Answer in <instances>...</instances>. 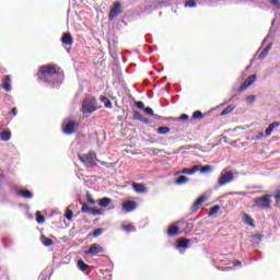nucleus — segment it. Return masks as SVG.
<instances>
[{
  "mask_svg": "<svg viewBox=\"0 0 280 280\" xmlns=\"http://www.w3.org/2000/svg\"><path fill=\"white\" fill-rule=\"evenodd\" d=\"M38 80L51 89H58L62 84L63 77L56 71L54 66H43L37 73Z\"/></svg>",
  "mask_w": 280,
  "mask_h": 280,
  "instance_id": "nucleus-1",
  "label": "nucleus"
},
{
  "mask_svg": "<svg viewBox=\"0 0 280 280\" xmlns=\"http://www.w3.org/2000/svg\"><path fill=\"white\" fill-rule=\"evenodd\" d=\"M100 106L97 105V98L90 94L85 95L82 102L81 113L83 115H91L98 110Z\"/></svg>",
  "mask_w": 280,
  "mask_h": 280,
  "instance_id": "nucleus-2",
  "label": "nucleus"
},
{
  "mask_svg": "<svg viewBox=\"0 0 280 280\" xmlns=\"http://www.w3.org/2000/svg\"><path fill=\"white\" fill-rule=\"evenodd\" d=\"M79 161L85 165V167H95L97 165V155L95 152L90 151L88 154L79 155Z\"/></svg>",
  "mask_w": 280,
  "mask_h": 280,
  "instance_id": "nucleus-3",
  "label": "nucleus"
},
{
  "mask_svg": "<svg viewBox=\"0 0 280 280\" xmlns=\"http://www.w3.org/2000/svg\"><path fill=\"white\" fill-rule=\"evenodd\" d=\"M270 198H272V195L267 194L262 197H258L255 198L253 200L254 202V207H256L257 209H270V205H272V201L270 200Z\"/></svg>",
  "mask_w": 280,
  "mask_h": 280,
  "instance_id": "nucleus-4",
  "label": "nucleus"
},
{
  "mask_svg": "<svg viewBox=\"0 0 280 280\" xmlns=\"http://www.w3.org/2000/svg\"><path fill=\"white\" fill-rule=\"evenodd\" d=\"M235 175H237V173H233L231 171H222L218 179L219 187H224V185L233 183Z\"/></svg>",
  "mask_w": 280,
  "mask_h": 280,
  "instance_id": "nucleus-5",
  "label": "nucleus"
},
{
  "mask_svg": "<svg viewBox=\"0 0 280 280\" xmlns=\"http://www.w3.org/2000/svg\"><path fill=\"white\" fill-rule=\"evenodd\" d=\"M63 132L65 135H73L78 130V122L75 120H65L63 122Z\"/></svg>",
  "mask_w": 280,
  "mask_h": 280,
  "instance_id": "nucleus-6",
  "label": "nucleus"
},
{
  "mask_svg": "<svg viewBox=\"0 0 280 280\" xmlns=\"http://www.w3.org/2000/svg\"><path fill=\"white\" fill-rule=\"evenodd\" d=\"M100 253H104V247H102L100 244L94 243L90 246V248L85 252V255H91L92 257H95L96 255H100Z\"/></svg>",
  "mask_w": 280,
  "mask_h": 280,
  "instance_id": "nucleus-7",
  "label": "nucleus"
},
{
  "mask_svg": "<svg viewBox=\"0 0 280 280\" xmlns=\"http://www.w3.org/2000/svg\"><path fill=\"white\" fill-rule=\"evenodd\" d=\"M15 194L20 198H24L25 200H32V198H34V192H32V190L23 188H15Z\"/></svg>",
  "mask_w": 280,
  "mask_h": 280,
  "instance_id": "nucleus-8",
  "label": "nucleus"
},
{
  "mask_svg": "<svg viewBox=\"0 0 280 280\" xmlns=\"http://www.w3.org/2000/svg\"><path fill=\"white\" fill-rule=\"evenodd\" d=\"M255 82H257V75L256 74H252L249 75L244 82L243 84L240 86L238 91L242 93V91H246V89H248V86H252V84H255Z\"/></svg>",
  "mask_w": 280,
  "mask_h": 280,
  "instance_id": "nucleus-9",
  "label": "nucleus"
},
{
  "mask_svg": "<svg viewBox=\"0 0 280 280\" xmlns=\"http://www.w3.org/2000/svg\"><path fill=\"white\" fill-rule=\"evenodd\" d=\"M179 229L185 232L186 234L187 233H191V231H194V223L191 222H188V221H178L177 222Z\"/></svg>",
  "mask_w": 280,
  "mask_h": 280,
  "instance_id": "nucleus-10",
  "label": "nucleus"
},
{
  "mask_svg": "<svg viewBox=\"0 0 280 280\" xmlns=\"http://www.w3.org/2000/svg\"><path fill=\"white\" fill-rule=\"evenodd\" d=\"M119 14H121V3L115 2L114 8L109 11V21L116 19V16H119Z\"/></svg>",
  "mask_w": 280,
  "mask_h": 280,
  "instance_id": "nucleus-11",
  "label": "nucleus"
},
{
  "mask_svg": "<svg viewBox=\"0 0 280 280\" xmlns=\"http://www.w3.org/2000/svg\"><path fill=\"white\" fill-rule=\"evenodd\" d=\"M198 170H200V166L194 165L191 168H183L178 171L177 173H175V176H178V174H187L188 176H194V174H196Z\"/></svg>",
  "mask_w": 280,
  "mask_h": 280,
  "instance_id": "nucleus-12",
  "label": "nucleus"
},
{
  "mask_svg": "<svg viewBox=\"0 0 280 280\" xmlns=\"http://www.w3.org/2000/svg\"><path fill=\"white\" fill-rule=\"evenodd\" d=\"M122 209L126 213H130V211H135L137 209V201L128 200L122 203Z\"/></svg>",
  "mask_w": 280,
  "mask_h": 280,
  "instance_id": "nucleus-13",
  "label": "nucleus"
},
{
  "mask_svg": "<svg viewBox=\"0 0 280 280\" xmlns=\"http://www.w3.org/2000/svg\"><path fill=\"white\" fill-rule=\"evenodd\" d=\"M131 186L133 187L136 194H145L148 191V188L143 184L132 183Z\"/></svg>",
  "mask_w": 280,
  "mask_h": 280,
  "instance_id": "nucleus-14",
  "label": "nucleus"
},
{
  "mask_svg": "<svg viewBox=\"0 0 280 280\" xmlns=\"http://www.w3.org/2000/svg\"><path fill=\"white\" fill-rule=\"evenodd\" d=\"M189 238H179L176 243V248L180 250V248H189Z\"/></svg>",
  "mask_w": 280,
  "mask_h": 280,
  "instance_id": "nucleus-15",
  "label": "nucleus"
},
{
  "mask_svg": "<svg viewBox=\"0 0 280 280\" xmlns=\"http://www.w3.org/2000/svg\"><path fill=\"white\" fill-rule=\"evenodd\" d=\"M10 139H12V131L10 129H4L0 132L1 141H10Z\"/></svg>",
  "mask_w": 280,
  "mask_h": 280,
  "instance_id": "nucleus-16",
  "label": "nucleus"
},
{
  "mask_svg": "<svg viewBox=\"0 0 280 280\" xmlns=\"http://www.w3.org/2000/svg\"><path fill=\"white\" fill-rule=\"evenodd\" d=\"M61 43H63V45H73L71 33H65L61 37Z\"/></svg>",
  "mask_w": 280,
  "mask_h": 280,
  "instance_id": "nucleus-17",
  "label": "nucleus"
},
{
  "mask_svg": "<svg viewBox=\"0 0 280 280\" xmlns=\"http://www.w3.org/2000/svg\"><path fill=\"white\" fill-rule=\"evenodd\" d=\"M205 202V196L199 197L192 205L191 211L196 212L200 209V205Z\"/></svg>",
  "mask_w": 280,
  "mask_h": 280,
  "instance_id": "nucleus-18",
  "label": "nucleus"
},
{
  "mask_svg": "<svg viewBox=\"0 0 280 280\" xmlns=\"http://www.w3.org/2000/svg\"><path fill=\"white\" fill-rule=\"evenodd\" d=\"M179 229H180V225L179 226L178 225L170 226L168 230H167V233H168L170 237H174V236L178 235Z\"/></svg>",
  "mask_w": 280,
  "mask_h": 280,
  "instance_id": "nucleus-19",
  "label": "nucleus"
},
{
  "mask_svg": "<svg viewBox=\"0 0 280 280\" xmlns=\"http://www.w3.org/2000/svg\"><path fill=\"white\" fill-rule=\"evenodd\" d=\"M273 12H280V0H267Z\"/></svg>",
  "mask_w": 280,
  "mask_h": 280,
  "instance_id": "nucleus-20",
  "label": "nucleus"
},
{
  "mask_svg": "<svg viewBox=\"0 0 280 280\" xmlns=\"http://www.w3.org/2000/svg\"><path fill=\"white\" fill-rule=\"evenodd\" d=\"M2 89H4V91H7L8 93L12 91V84H10V77H4Z\"/></svg>",
  "mask_w": 280,
  "mask_h": 280,
  "instance_id": "nucleus-21",
  "label": "nucleus"
},
{
  "mask_svg": "<svg viewBox=\"0 0 280 280\" xmlns=\"http://www.w3.org/2000/svg\"><path fill=\"white\" fill-rule=\"evenodd\" d=\"M186 183H189V177L182 175L177 179H175V185H186Z\"/></svg>",
  "mask_w": 280,
  "mask_h": 280,
  "instance_id": "nucleus-22",
  "label": "nucleus"
},
{
  "mask_svg": "<svg viewBox=\"0 0 280 280\" xmlns=\"http://www.w3.org/2000/svg\"><path fill=\"white\" fill-rule=\"evenodd\" d=\"M112 202H113V199H110V198H108V197H104V198L100 199L98 205H100V207L106 208V207H108Z\"/></svg>",
  "mask_w": 280,
  "mask_h": 280,
  "instance_id": "nucleus-23",
  "label": "nucleus"
},
{
  "mask_svg": "<svg viewBox=\"0 0 280 280\" xmlns=\"http://www.w3.org/2000/svg\"><path fill=\"white\" fill-rule=\"evenodd\" d=\"M100 101L103 102L105 108H113V102L108 97L101 95Z\"/></svg>",
  "mask_w": 280,
  "mask_h": 280,
  "instance_id": "nucleus-24",
  "label": "nucleus"
},
{
  "mask_svg": "<svg viewBox=\"0 0 280 280\" xmlns=\"http://www.w3.org/2000/svg\"><path fill=\"white\" fill-rule=\"evenodd\" d=\"M40 242L46 247L54 246V241L47 236H42Z\"/></svg>",
  "mask_w": 280,
  "mask_h": 280,
  "instance_id": "nucleus-25",
  "label": "nucleus"
},
{
  "mask_svg": "<svg viewBox=\"0 0 280 280\" xmlns=\"http://www.w3.org/2000/svg\"><path fill=\"white\" fill-rule=\"evenodd\" d=\"M243 218H244L245 224H248V226H255V220L250 215L245 213Z\"/></svg>",
  "mask_w": 280,
  "mask_h": 280,
  "instance_id": "nucleus-26",
  "label": "nucleus"
},
{
  "mask_svg": "<svg viewBox=\"0 0 280 280\" xmlns=\"http://www.w3.org/2000/svg\"><path fill=\"white\" fill-rule=\"evenodd\" d=\"M78 268L82 272H86V270H89V265H86V262H84V260L80 259V260H78Z\"/></svg>",
  "mask_w": 280,
  "mask_h": 280,
  "instance_id": "nucleus-27",
  "label": "nucleus"
},
{
  "mask_svg": "<svg viewBox=\"0 0 280 280\" xmlns=\"http://www.w3.org/2000/svg\"><path fill=\"white\" fill-rule=\"evenodd\" d=\"M35 215L37 224H45V217L43 215V213H40V211H37Z\"/></svg>",
  "mask_w": 280,
  "mask_h": 280,
  "instance_id": "nucleus-28",
  "label": "nucleus"
},
{
  "mask_svg": "<svg viewBox=\"0 0 280 280\" xmlns=\"http://www.w3.org/2000/svg\"><path fill=\"white\" fill-rule=\"evenodd\" d=\"M235 108V105H229L226 108H224L221 112V117H224V115H231V112Z\"/></svg>",
  "mask_w": 280,
  "mask_h": 280,
  "instance_id": "nucleus-29",
  "label": "nucleus"
},
{
  "mask_svg": "<svg viewBox=\"0 0 280 280\" xmlns=\"http://www.w3.org/2000/svg\"><path fill=\"white\" fill-rule=\"evenodd\" d=\"M187 119H189V115L183 114L177 118H170V121H187Z\"/></svg>",
  "mask_w": 280,
  "mask_h": 280,
  "instance_id": "nucleus-30",
  "label": "nucleus"
},
{
  "mask_svg": "<svg viewBox=\"0 0 280 280\" xmlns=\"http://www.w3.org/2000/svg\"><path fill=\"white\" fill-rule=\"evenodd\" d=\"M39 280H51V273H47V270H44L39 275Z\"/></svg>",
  "mask_w": 280,
  "mask_h": 280,
  "instance_id": "nucleus-31",
  "label": "nucleus"
},
{
  "mask_svg": "<svg viewBox=\"0 0 280 280\" xmlns=\"http://www.w3.org/2000/svg\"><path fill=\"white\" fill-rule=\"evenodd\" d=\"M93 208L89 207V205L83 203L81 208V213H92Z\"/></svg>",
  "mask_w": 280,
  "mask_h": 280,
  "instance_id": "nucleus-32",
  "label": "nucleus"
},
{
  "mask_svg": "<svg viewBox=\"0 0 280 280\" xmlns=\"http://www.w3.org/2000/svg\"><path fill=\"white\" fill-rule=\"evenodd\" d=\"M170 132V127H159L158 135H167Z\"/></svg>",
  "mask_w": 280,
  "mask_h": 280,
  "instance_id": "nucleus-33",
  "label": "nucleus"
},
{
  "mask_svg": "<svg viewBox=\"0 0 280 280\" xmlns=\"http://www.w3.org/2000/svg\"><path fill=\"white\" fill-rule=\"evenodd\" d=\"M212 170H213V167H211V165H205V166H201L200 173L207 174V173L211 172Z\"/></svg>",
  "mask_w": 280,
  "mask_h": 280,
  "instance_id": "nucleus-34",
  "label": "nucleus"
},
{
  "mask_svg": "<svg viewBox=\"0 0 280 280\" xmlns=\"http://www.w3.org/2000/svg\"><path fill=\"white\" fill-rule=\"evenodd\" d=\"M104 233V229L97 228L96 230L93 231L92 235L93 237H100Z\"/></svg>",
  "mask_w": 280,
  "mask_h": 280,
  "instance_id": "nucleus-35",
  "label": "nucleus"
},
{
  "mask_svg": "<svg viewBox=\"0 0 280 280\" xmlns=\"http://www.w3.org/2000/svg\"><path fill=\"white\" fill-rule=\"evenodd\" d=\"M197 5L196 0H188L185 3V8H196Z\"/></svg>",
  "mask_w": 280,
  "mask_h": 280,
  "instance_id": "nucleus-36",
  "label": "nucleus"
},
{
  "mask_svg": "<svg viewBox=\"0 0 280 280\" xmlns=\"http://www.w3.org/2000/svg\"><path fill=\"white\" fill-rule=\"evenodd\" d=\"M202 117H205V115H202V112L200 110H196L192 114V119H202Z\"/></svg>",
  "mask_w": 280,
  "mask_h": 280,
  "instance_id": "nucleus-37",
  "label": "nucleus"
},
{
  "mask_svg": "<svg viewBox=\"0 0 280 280\" xmlns=\"http://www.w3.org/2000/svg\"><path fill=\"white\" fill-rule=\"evenodd\" d=\"M133 119L136 120V121H141L142 119H143V115L142 114H140V112H133Z\"/></svg>",
  "mask_w": 280,
  "mask_h": 280,
  "instance_id": "nucleus-38",
  "label": "nucleus"
},
{
  "mask_svg": "<svg viewBox=\"0 0 280 280\" xmlns=\"http://www.w3.org/2000/svg\"><path fill=\"white\" fill-rule=\"evenodd\" d=\"M218 211H220V206H213L209 211V215H215Z\"/></svg>",
  "mask_w": 280,
  "mask_h": 280,
  "instance_id": "nucleus-39",
  "label": "nucleus"
},
{
  "mask_svg": "<svg viewBox=\"0 0 280 280\" xmlns=\"http://www.w3.org/2000/svg\"><path fill=\"white\" fill-rule=\"evenodd\" d=\"M66 218L68 220H73V211L71 210V207H69L66 211Z\"/></svg>",
  "mask_w": 280,
  "mask_h": 280,
  "instance_id": "nucleus-40",
  "label": "nucleus"
},
{
  "mask_svg": "<svg viewBox=\"0 0 280 280\" xmlns=\"http://www.w3.org/2000/svg\"><path fill=\"white\" fill-rule=\"evenodd\" d=\"M255 100H257V96L255 95H249L246 97L247 104H255Z\"/></svg>",
  "mask_w": 280,
  "mask_h": 280,
  "instance_id": "nucleus-41",
  "label": "nucleus"
},
{
  "mask_svg": "<svg viewBox=\"0 0 280 280\" xmlns=\"http://www.w3.org/2000/svg\"><path fill=\"white\" fill-rule=\"evenodd\" d=\"M143 112L145 113V115H149V117H152V115H154V109H152V107H145Z\"/></svg>",
  "mask_w": 280,
  "mask_h": 280,
  "instance_id": "nucleus-42",
  "label": "nucleus"
},
{
  "mask_svg": "<svg viewBox=\"0 0 280 280\" xmlns=\"http://www.w3.org/2000/svg\"><path fill=\"white\" fill-rule=\"evenodd\" d=\"M86 202L88 205H95V199L89 192L86 194Z\"/></svg>",
  "mask_w": 280,
  "mask_h": 280,
  "instance_id": "nucleus-43",
  "label": "nucleus"
},
{
  "mask_svg": "<svg viewBox=\"0 0 280 280\" xmlns=\"http://www.w3.org/2000/svg\"><path fill=\"white\" fill-rule=\"evenodd\" d=\"M266 56H268V52L264 48L262 51L258 56V60H266Z\"/></svg>",
  "mask_w": 280,
  "mask_h": 280,
  "instance_id": "nucleus-44",
  "label": "nucleus"
},
{
  "mask_svg": "<svg viewBox=\"0 0 280 280\" xmlns=\"http://www.w3.org/2000/svg\"><path fill=\"white\" fill-rule=\"evenodd\" d=\"M136 106H137V108H139L140 110H144V108H145V104H144L143 102H141V101L136 102Z\"/></svg>",
  "mask_w": 280,
  "mask_h": 280,
  "instance_id": "nucleus-45",
  "label": "nucleus"
},
{
  "mask_svg": "<svg viewBox=\"0 0 280 280\" xmlns=\"http://www.w3.org/2000/svg\"><path fill=\"white\" fill-rule=\"evenodd\" d=\"M230 196H246V191H234L229 192Z\"/></svg>",
  "mask_w": 280,
  "mask_h": 280,
  "instance_id": "nucleus-46",
  "label": "nucleus"
},
{
  "mask_svg": "<svg viewBox=\"0 0 280 280\" xmlns=\"http://www.w3.org/2000/svg\"><path fill=\"white\" fill-rule=\"evenodd\" d=\"M124 231H126L127 233H130L133 231V228L131 224H128V225H124L122 226Z\"/></svg>",
  "mask_w": 280,
  "mask_h": 280,
  "instance_id": "nucleus-47",
  "label": "nucleus"
},
{
  "mask_svg": "<svg viewBox=\"0 0 280 280\" xmlns=\"http://www.w3.org/2000/svg\"><path fill=\"white\" fill-rule=\"evenodd\" d=\"M158 3L160 5H158V8H161L162 5H167L170 3V0H158Z\"/></svg>",
  "mask_w": 280,
  "mask_h": 280,
  "instance_id": "nucleus-48",
  "label": "nucleus"
},
{
  "mask_svg": "<svg viewBox=\"0 0 280 280\" xmlns=\"http://www.w3.org/2000/svg\"><path fill=\"white\" fill-rule=\"evenodd\" d=\"M279 126H280V122H279V121H275V122H272V124L269 125V128H270L271 130H275V128H279Z\"/></svg>",
  "mask_w": 280,
  "mask_h": 280,
  "instance_id": "nucleus-49",
  "label": "nucleus"
},
{
  "mask_svg": "<svg viewBox=\"0 0 280 280\" xmlns=\"http://www.w3.org/2000/svg\"><path fill=\"white\" fill-rule=\"evenodd\" d=\"M254 139L255 141H261V139H264V132H258Z\"/></svg>",
  "mask_w": 280,
  "mask_h": 280,
  "instance_id": "nucleus-50",
  "label": "nucleus"
},
{
  "mask_svg": "<svg viewBox=\"0 0 280 280\" xmlns=\"http://www.w3.org/2000/svg\"><path fill=\"white\" fill-rule=\"evenodd\" d=\"M92 215H102V210L92 208Z\"/></svg>",
  "mask_w": 280,
  "mask_h": 280,
  "instance_id": "nucleus-51",
  "label": "nucleus"
},
{
  "mask_svg": "<svg viewBox=\"0 0 280 280\" xmlns=\"http://www.w3.org/2000/svg\"><path fill=\"white\" fill-rule=\"evenodd\" d=\"M273 129H271V127L268 126V128L265 131V137H270V135H272Z\"/></svg>",
  "mask_w": 280,
  "mask_h": 280,
  "instance_id": "nucleus-52",
  "label": "nucleus"
},
{
  "mask_svg": "<svg viewBox=\"0 0 280 280\" xmlns=\"http://www.w3.org/2000/svg\"><path fill=\"white\" fill-rule=\"evenodd\" d=\"M142 124H145L147 126H150V124H152V121H150L149 118H145L143 117L141 120H140Z\"/></svg>",
  "mask_w": 280,
  "mask_h": 280,
  "instance_id": "nucleus-53",
  "label": "nucleus"
},
{
  "mask_svg": "<svg viewBox=\"0 0 280 280\" xmlns=\"http://www.w3.org/2000/svg\"><path fill=\"white\" fill-rule=\"evenodd\" d=\"M275 198H276V205H279L280 203V190H278L276 192Z\"/></svg>",
  "mask_w": 280,
  "mask_h": 280,
  "instance_id": "nucleus-54",
  "label": "nucleus"
},
{
  "mask_svg": "<svg viewBox=\"0 0 280 280\" xmlns=\"http://www.w3.org/2000/svg\"><path fill=\"white\" fill-rule=\"evenodd\" d=\"M272 49V43H269L264 50L267 51L268 54H270V50Z\"/></svg>",
  "mask_w": 280,
  "mask_h": 280,
  "instance_id": "nucleus-55",
  "label": "nucleus"
},
{
  "mask_svg": "<svg viewBox=\"0 0 280 280\" xmlns=\"http://www.w3.org/2000/svg\"><path fill=\"white\" fill-rule=\"evenodd\" d=\"M11 113H12L13 117H16V113H19V112H18L16 107H13Z\"/></svg>",
  "mask_w": 280,
  "mask_h": 280,
  "instance_id": "nucleus-56",
  "label": "nucleus"
},
{
  "mask_svg": "<svg viewBox=\"0 0 280 280\" xmlns=\"http://www.w3.org/2000/svg\"><path fill=\"white\" fill-rule=\"evenodd\" d=\"M233 266H242V261L235 260V261L233 262Z\"/></svg>",
  "mask_w": 280,
  "mask_h": 280,
  "instance_id": "nucleus-57",
  "label": "nucleus"
},
{
  "mask_svg": "<svg viewBox=\"0 0 280 280\" xmlns=\"http://www.w3.org/2000/svg\"><path fill=\"white\" fill-rule=\"evenodd\" d=\"M152 117H154V119H161V116H159V114H153Z\"/></svg>",
  "mask_w": 280,
  "mask_h": 280,
  "instance_id": "nucleus-58",
  "label": "nucleus"
},
{
  "mask_svg": "<svg viewBox=\"0 0 280 280\" xmlns=\"http://www.w3.org/2000/svg\"><path fill=\"white\" fill-rule=\"evenodd\" d=\"M255 237H256V240H261L262 236H261V234H256Z\"/></svg>",
  "mask_w": 280,
  "mask_h": 280,
  "instance_id": "nucleus-59",
  "label": "nucleus"
},
{
  "mask_svg": "<svg viewBox=\"0 0 280 280\" xmlns=\"http://www.w3.org/2000/svg\"><path fill=\"white\" fill-rule=\"evenodd\" d=\"M222 270L229 271V270H232V268L231 267H225V268H222Z\"/></svg>",
  "mask_w": 280,
  "mask_h": 280,
  "instance_id": "nucleus-60",
  "label": "nucleus"
},
{
  "mask_svg": "<svg viewBox=\"0 0 280 280\" xmlns=\"http://www.w3.org/2000/svg\"><path fill=\"white\" fill-rule=\"evenodd\" d=\"M268 40V37H266L264 40H262V45Z\"/></svg>",
  "mask_w": 280,
  "mask_h": 280,
  "instance_id": "nucleus-61",
  "label": "nucleus"
},
{
  "mask_svg": "<svg viewBox=\"0 0 280 280\" xmlns=\"http://www.w3.org/2000/svg\"><path fill=\"white\" fill-rule=\"evenodd\" d=\"M231 100H235V95H233V96L230 98V102H231Z\"/></svg>",
  "mask_w": 280,
  "mask_h": 280,
  "instance_id": "nucleus-62",
  "label": "nucleus"
},
{
  "mask_svg": "<svg viewBox=\"0 0 280 280\" xmlns=\"http://www.w3.org/2000/svg\"><path fill=\"white\" fill-rule=\"evenodd\" d=\"M101 165H106V163L105 162H101Z\"/></svg>",
  "mask_w": 280,
  "mask_h": 280,
  "instance_id": "nucleus-63",
  "label": "nucleus"
},
{
  "mask_svg": "<svg viewBox=\"0 0 280 280\" xmlns=\"http://www.w3.org/2000/svg\"><path fill=\"white\" fill-rule=\"evenodd\" d=\"M272 25H275V20L272 21Z\"/></svg>",
  "mask_w": 280,
  "mask_h": 280,
  "instance_id": "nucleus-64",
  "label": "nucleus"
}]
</instances>
